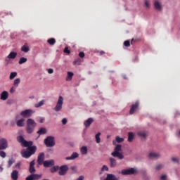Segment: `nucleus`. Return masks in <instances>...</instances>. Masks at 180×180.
<instances>
[{
  "label": "nucleus",
  "mask_w": 180,
  "mask_h": 180,
  "mask_svg": "<svg viewBox=\"0 0 180 180\" xmlns=\"http://www.w3.org/2000/svg\"><path fill=\"white\" fill-rule=\"evenodd\" d=\"M143 180H150L149 176H148L146 172H143Z\"/></svg>",
  "instance_id": "a19ab883"
},
{
  "label": "nucleus",
  "mask_w": 180,
  "mask_h": 180,
  "mask_svg": "<svg viewBox=\"0 0 180 180\" xmlns=\"http://www.w3.org/2000/svg\"><path fill=\"white\" fill-rule=\"evenodd\" d=\"M16 124L18 127H23L25 126V119L21 118L16 122Z\"/></svg>",
  "instance_id": "5701e85b"
},
{
  "label": "nucleus",
  "mask_w": 180,
  "mask_h": 180,
  "mask_svg": "<svg viewBox=\"0 0 180 180\" xmlns=\"http://www.w3.org/2000/svg\"><path fill=\"white\" fill-rule=\"evenodd\" d=\"M136 173H137V170L136 171Z\"/></svg>",
  "instance_id": "338daca9"
},
{
  "label": "nucleus",
  "mask_w": 180,
  "mask_h": 180,
  "mask_svg": "<svg viewBox=\"0 0 180 180\" xmlns=\"http://www.w3.org/2000/svg\"><path fill=\"white\" fill-rule=\"evenodd\" d=\"M44 143L46 147H54L56 146V141L55 138L53 136H47L44 141Z\"/></svg>",
  "instance_id": "39448f33"
},
{
  "label": "nucleus",
  "mask_w": 180,
  "mask_h": 180,
  "mask_svg": "<svg viewBox=\"0 0 180 180\" xmlns=\"http://www.w3.org/2000/svg\"><path fill=\"white\" fill-rule=\"evenodd\" d=\"M9 98V93L6 91H4L1 94H0V99L1 101H6Z\"/></svg>",
  "instance_id": "4468645a"
},
{
  "label": "nucleus",
  "mask_w": 180,
  "mask_h": 180,
  "mask_svg": "<svg viewBox=\"0 0 180 180\" xmlns=\"http://www.w3.org/2000/svg\"><path fill=\"white\" fill-rule=\"evenodd\" d=\"M17 140L23 147H28L27 150L22 149L21 151V155L23 158H30V157L36 153V146H33L32 141H27L25 140V138L22 136H18Z\"/></svg>",
  "instance_id": "f257e3e1"
},
{
  "label": "nucleus",
  "mask_w": 180,
  "mask_h": 180,
  "mask_svg": "<svg viewBox=\"0 0 180 180\" xmlns=\"http://www.w3.org/2000/svg\"><path fill=\"white\" fill-rule=\"evenodd\" d=\"M79 57H80V58H84V57H85V53L84 52H80L79 53Z\"/></svg>",
  "instance_id": "de8ad7c7"
},
{
  "label": "nucleus",
  "mask_w": 180,
  "mask_h": 180,
  "mask_svg": "<svg viewBox=\"0 0 180 180\" xmlns=\"http://www.w3.org/2000/svg\"><path fill=\"white\" fill-rule=\"evenodd\" d=\"M26 131L28 134H32L34 131V128L37 126V124L33 119L29 118L27 120Z\"/></svg>",
  "instance_id": "f03ea898"
},
{
  "label": "nucleus",
  "mask_w": 180,
  "mask_h": 180,
  "mask_svg": "<svg viewBox=\"0 0 180 180\" xmlns=\"http://www.w3.org/2000/svg\"><path fill=\"white\" fill-rule=\"evenodd\" d=\"M47 41L51 46H54V44H56V39L54 38H51L48 39Z\"/></svg>",
  "instance_id": "473e14b6"
},
{
  "label": "nucleus",
  "mask_w": 180,
  "mask_h": 180,
  "mask_svg": "<svg viewBox=\"0 0 180 180\" xmlns=\"http://www.w3.org/2000/svg\"><path fill=\"white\" fill-rule=\"evenodd\" d=\"M44 120V119H41V120H40V122L41 123H43V121Z\"/></svg>",
  "instance_id": "13d9d810"
},
{
  "label": "nucleus",
  "mask_w": 180,
  "mask_h": 180,
  "mask_svg": "<svg viewBox=\"0 0 180 180\" xmlns=\"http://www.w3.org/2000/svg\"><path fill=\"white\" fill-rule=\"evenodd\" d=\"M124 47H130V41L127 40L124 41Z\"/></svg>",
  "instance_id": "ea45409f"
},
{
  "label": "nucleus",
  "mask_w": 180,
  "mask_h": 180,
  "mask_svg": "<svg viewBox=\"0 0 180 180\" xmlns=\"http://www.w3.org/2000/svg\"><path fill=\"white\" fill-rule=\"evenodd\" d=\"M128 136V141H133V139H134V134L133 132H129Z\"/></svg>",
  "instance_id": "c756f323"
},
{
  "label": "nucleus",
  "mask_w": 180,
  "mask_h": 180,
  "mask_svg": "<svg viewBox=\"0 0 180 180\" xmlns=\"http://www.w3.org/2000/svg\"><path fill=\"white\" fill-rule=\"evenodd\" d=\"M40 178H41V174H32L27 176L25 180L40 179Z\"/></svg>",
  "instance_id": "9b49d317"
},
{
  "label": "nucleus",
  "mask_w": 180,
  "mask_h": 180,
  "mask_svg": "<svg viewBox=\"0 0 180 180\" xmlns=\"http://www.w3.org/2000/svg\"><path fill=\"white\" fill-rule=\"evenodd\" d=\"M59 175H65L67 174V171H68V165H62L59 167Z\"/></svg>",
  "instance_id": "1a4fd4ad"
},
{
  "label": "nucleus",
  "mask_w": 180,
  "mask_h": 180,
  "mask_svg": "<svg viewBox=\"0 0 180 180\" xmlns=\"http://www.w3.org/2000/svg\"><path fill=\"white\" fill-rule=\"evenodd\" d=\"M68 122V120H67V118H63V119H62V120H61V123H62V124H63V125L67 124Z\"/></svg>",
  "instance_id": "c03bdc74"
},
{
  "label": "nucleus",
  "mask_w": 180,
  "mask_h": 180,
  "mask_svg": "<svg viewBox=\"0 0 180 180\" xmlns=\"http://www.w3.org/2000/svg\"><path fill=\"white\" fill-rule=\"evenodd\" d=\"M107 137H108V139H109V137H110V136H108Z\"/></svg>",
  "instance_id": "052dcab7"
},
{
  "label": "nucleus",
  "mask_w": 180,
  "mask_h": 180,
  "mask_svg": "<svg viewBox=\"0 0 180 180\" xmlns=\"http://www.w3.org/2000/svg\"><path fill=\"white\" fill-rule=\"evenodd\" d=\"M19 172L17 170H13L11 173V178L13 180H18Z\"/></svg>",
  "instance_id": "393cba45"
},
{
  "label": "nucleus",
  "mask_w": 180,
  "mask_h": 180,
  "mask_svg": "<svg viewBox=\"0 0 180 180\" xmlns=\"http://www.w3.org/2000/svg\"><path fill=\"white\" fill-rule=\"evenodd\" d=\"M136 112V104H133L131 107V109L129 110L130 115H133Z\"/></svg>",
  "instance_id": "f704fd0d"
},
{
  "label": "nucleus",
  "mask_w": 180,
  "mask_h": 180,
  "mask_svg": "<svg viewBox=\"0 0 180 180\" xmlns=\"http://www.w3.org/2000/svg\"><path fill=\"white\" fill-rule=\"evenodd\" d=\"M44 105V100H42L34 105V108H40Z\"/></svg>",
  "instance_id": "2f4dec72"
},
{
  "label": "nucleus",
  "mask_w": 180,
  "mask_h": 180,
  "mask_svg": "<svg viewBox=\"0 0 180 180\" xmlns=\"http://www.w3.org/2000/svg\"><path fill=\"white\" fill-rule=\"evenodd\" d=\"M47 71L48 74H53V72H54V70H53L52 68L48 69Z\"/></svg>",
  "instance_id": "8fccbe9b"
},
{
  "label": "nucleus",
  "mask_w": 180,
  "mask_h": 180,
  "mask_svg": "<svg viewBox=\"0 0 180 180\" xmlns=\"http://www.w3.org/2000/svg\"><path fill=\"white\" fill-rule=\"evenodd\" d=\"M164 167V165L162 164H159L156 167V170L160 171L161 169Z\"/></svg>",
  "instance_id": "79ce46f5"
},
{
  "label": "nucleus",
  "mask_w": 180,
  "mask_h": 180,
  "mask_svg": "<svg viewBox=\"0 0 180 180\" xmlns=\"http://www.w3.org/2000/svg\"><path fill=\"white\" fill-rule=\"evenodd\" d=\"M116 165H117V162L116 161V160L113 158H110V167L111 168H115Z\"/></svg>",
  "instance_id": "aec40b11"
},
{
  "label": "nucleus",
  "mask_w": 180,
  "mask_h": 180,
  "mask_svg": "<svg viewBox=\"0 0 180 180\" xmlns=\"http://www.w3.org/2000/svg\"><path fill=\"white\" fill-rule=\"evenodd\" d=\"M145 6H146L148 8H150V1L149 0H145Z\"/></svg>",
  "instance_id": "a18cd8bd"
},
{
  "label": "nucleus",
  "mask_w": 180,
  "mask_h": 180,
  "mask_svg": "<svg viewBox=\"0 0 180 180\" xmlns=\"http://www.w3.org/2000/svg\"><path fill=\"white\" fill-rule=\"evenodd\" d=\"M18 56V53L15 51H11L9 53V54L5 58V63H6L7 65L12 64V60H15L16 57Z\"/></svg>",
  "instance_id": "423d86ee"
},
{
  "label": "nucleus",
  "mask_w": 180,
  "mask_h": 180,
  "mask_svg": "<svg viewBox=\"0 0 180 180\" xmlns=\"http://www.w3.org/2000/svg\"><path fill=\"white\" fill-rule=\"evenodd\" d=\"M39 137H40V135H39V136L37 139H39Z\"/></svg>",
  "instance_id": "680f3d73"
},
{
  "label": "nucleus",
  "mask_w": 180,
  "mask_h": 180,
  "mask_svg": "<svg viewBox=\"0 0 180 180\" xmlns=\"http://www.w3.org/2000/svg\"><path fill=\"white\" fill-rule=\"evenodd\" d=\"M120 151H122V145H116L114 148V152L111 153V155H112V157H117L120 160H123L124 156L123 154L120 153Z\"/></svg>",
  "instance_id": "7ed1b4c3"
},
{
  "label": "nucleus",
  "mask_w": 180,
  "mask_h": 180,
  "mask_svg": "<svg viewBox=\"0 0 180 180\" xmlns=\"http://www.w3.org/2000/svg\"><path fill=\"white\" fill-rule=\"evenodd\" d=\"M2 171H4V168L0 166V172H2Z\"/></svg>",
  "instance_id": "6e6d98bb"
},
{
  "label": "nucleus",
  "mask_w": 180,
  "mask_h": 180,
  "mask_svg": "<svg viewBox=\"0 0 180 180\" xmlns=\"http://www.w3.org/2000/svg\"><path fill=\"white\" fill-rule=\"evenodd\" d=\"M54 165V160H50L44 162V167H53Z\"/></svg>",
  "instance_id": "6ab92c4d"
},
{
  "label": "nucleus",
  "mask_w": 180,
  "mask_h": 180,
  "mask_svg": "<svg viewBox=\"0 0 180 180\" xmlns=\"http://www.w3.org/2000/svg\"><path fill=\"white\" fill-rule=\"evenodd\" d=\"M81 63H82L81 59L77 58V60L73 61V65H75L76 64H77V65H81Z\"/></svg>",
  "instance_id": "4c0bfd02"
},
{
  "label": "nucleus",
  "mask_w": 180,
  "mask_h": 180,
  "mask_svg": "<svg viewBox=\"0 0 180 180\" xmlns=\"http://www.w3.org/2000/svg\"><path fill=\"white\" fill-rule=\"evenodd\" d=\"M103 53H104L103 51L100 52V54H103Z\"/></svg>",
  "instance_id": "bf43d9fd"
},
{
  "label": "nucleus",
  "mask_w": 180,
  "mask_h": 180,
  "mask_svg": "<svg viewBox=\"0 0 180 180\" xmlns=\"http://www.w3.org/2000/svg\"><path fill=\"white\" fill-rule=\"evenodd\" d=\"M123 141H124V139L116 136L115 141H112V144L116 146L117 143H123Z\"/></svg>",
  "instance_id": "a878e982"
},
{
  "label": "nucleus",
  "mask_w": 180,
  "mask_h": 180,
  "mask_svg": "<svg viewBox=\"0 0 180 180\" xmlns=\"http://www.w3.org/2000/svg\"><path fill=\"white\" fill-rule=\"evenodd\" d=\"M35 113L34 110L27 109L20 112V115L22 117H31Z\"/></svg>",
  "instance_id": "0eeeda50"
},
{
  "label": "nucleus",
  "mask_w": 180,
  "mask_h": 180,
  "mask_svg": "<svg viewBox=\"0 0 180 180\" xmlns=\"http://www.w3.org/2000/svg\"><path fill=\"white\" fill-rule=\"evenodd\" d=\"M8 147V141L6 139H0V150H5Z\"/></svg>",
  "instance_id": "9d476101"
},
{
  "label": "nucleus",
  "mask_w": 180,
  "mask_h": 180,
  "mask_svg": "<svg viewBox=\"0 0 180 180\" xmlns=\"http://www.w3.org/2000/svg\"><path fill=\"white\" fill-rule=\"evenodd\" d=\"M64 53H67V54H70V51L68 50V48H65L64 49Z\"/></svg>",
  "instance_id": "3c124183"
},
{
  "label": "nucleus",
  "mask_w": 180,
  "mask_h": 180,
  "mask_svg": "<svg viewBox=\"0 0 180 180\" xmlns=\"http://www.w3.org/2000/svg\"><path fill=\"white\" fill-rule=\"evenodd\" d=\"M92 123H94V119L89 118L86 121H84V124L85 127H89L91 124H92Z\"/></svg>",
  "instance_id": "412c9836"
},
{
  "label": "nucleus",
  "mask_w": 180,
  "mask_h": 180,
  "mask_svg": "<svg viewBox=\"0 0 180 180\" xmlns=\"http://www.w3.org/2000/svg\"><path fill=\"white\" fill-rule=\"evenodd\" d=\"M21 51H23V53H29V51H30V49L29 48V45H27V44H25L21 47Z\"/></svg>",
  "instance_id": "b1692460"
},
{
  "label": "nucleus",
  "mask_w": 180,
  "mask_h": 180,
  "mask_svg": "<svg viewBox=\"0 0 180 180\" xmlns=\"http://www.w3.org/2000/svg\"><path fill=\"white\" fill-rule=\"evenodd\" d=\"M31 98H33L34 97L32 96V97H30Z\"/></svg>",
  "instance_id": "0e129e2a"
},
{
  "label": "nucleus",
  "mask_w": 180,
  "mask_h": 180,
  "mask_svg": "<svg viewBox=\"0 0 180 180\" xmlns=\"http://www.w3.org/2000/svg\"><path fill=\"white\" fill-rule=\"evenodd\" d=\"M44 161V153H40L38 155L37 162L39 165H41Z\"/></svg>",
  "instance_id": "a211bd4d"
},
{
  "label": "nucleus",
  "mask_w": 180,
  "mask_h": 180,
  "mask_svg": "<svg viewBox=\"0 0 180 180\" xmlns=\"http://www.w3.org/2000/svg\"><path fill=\"white\" fill-rule=\"evenodd\" d=\"M122 77H123V78L124 79H126V75H122Z\"/></svg>",
  "instance_id": "4d7b16f0"
},
{
  "label": "nucleus",
  "mask_w": 180,
  "mask_h": 180,
  "mask_svg": "<svg viewBox=\"0 0 180 180\" xmlns=\"http://www.w3.org/2000/svg\"><path fill=\"white\" fill-rule=\"evenodd\" d=\"M25 63H27V58L25 57H21L18 60V64L22 65V64H25Z\"/></svg>",
  "instance_id": "c85d7f7f"
},
{
  "label": "nucleus",
  "mask_w": 180,
  "mask_h": 180,
  "mask_svg": "<svg viewBox=\"0 0 180 180\" xmlns=\"http://www.w3.org/2000/svg\"><path fill=\"white\" fill-rule=\"evenodd\" d=\"M15 87H13V86H12V87L11 88V89H10L11 94H13V92H15Z\"/></svg>",
  "instance_id": "603ef678"
},
{
  "label": "nucleus",
  "mask_w": 180,
  "mask_h": 180,
  "mask_svg": "<svg viewBox=\"0 0 180 180\" xmlns=\"http://www.w3.org/2000/svg\"><path fill=\"white\" fill-rule=\"evenodd\" d=\"M0 157H1V158H5V157H6V153L4 151H0Z\"/></svg>",
  "instance_id": "37998d69"
},
{
  "label": "nucleus",
  "mask_w": 180,
  "mask_h": 180,
  "mask_svg": "<svg viewBox=\"0 0 180 180\" xmlns=\"http://www.w3.org/2000/svg\"><path fill=\"white\" fill-rule=\"evenodd\" d=\"M95 137L97 144H99V143H101V133L98 132L97 134H96Z\"/></svg>",
  "instance_id": "72a5a7b5"
},
{
  "label": "nucleus",
  "mask_w": 180,
  "mask_h": 180,
  "mask_svg": "<svg viewBox=\"0 0 180 180\" xmlns=\"http://www.w3.org/2000/svg\"><path fill=\"white\" fill-rule=\"evenodd\" d=\"M179 136H180V131H179Z\"/></svg>",
  "instance_id": "e2e57ef3"
},
{
  "label": "nucleus",
  "mask_w": 180,
  "mask_h": 180,
  "mask_svg": "<svg viewBox=\"0 0 180 180\" xmlns=\"http://www.w3.org/2000/svg\"><path fill=\"white\" fill-rule=\"evenodd\" d=\"M14 160L13 159H10L8 160V167H11L12 165V164H13Z\"/></svg>",
  "instance_id": "09e8293b"
},
{
  "label": "nucleus",
  "mask_w": 180,
  "mask_h": 180,
  "mask_svg": "<svg viewBox=\"0 0 180 180\" xmlns=\"http://www.w3.org/2000/svg\"><path fill=\"white\" fill-rule=\"evenodd\" d=\"M29 171L30 174H34V172H36V169H34V160L30 162Z\"/></svg>",
  "instance_id": "dca6fc26"
},
{
  "label": "nucleus",
  "mask_w": 180,
  "mask_h": 180,
  "mask_svg": "<svg viewBox=\"0 0 180 180\" xmlns=\"http://www.w3.org/2000/svg\"><path fill=\"white\" fill-rule=\"evenodd\" d=\"M19 84H20V78H17L14 79L13 85L15 87L19 86Z\"/></svg>",
  "instance_id": "7c9ffc66"
},
{
  "label": "nucleus",
  "mask_w": 180,
  "mask_h": 180,
  "mask_svg": "<svg viewBox=\"0 0 180 180\" xmlns=\"http://www.w3.org/2000/svg\"><path fill=\"white\" fill-rule=\"evenodd\" d=\"M74 168H75V167H72V169H74Z\"/></svg>",
  "instance_id": "69168bd1"
},
{
  "label": "nucleus",
  "mask_w": 180,
  "mask_h": 180,
  "mask_svg": "<svg viewBox=\"0 0 180 180\" xmlns=\"http://www.w3.org/2000/svg\"><path fill=\"white\" fill-rule=\"evenodd\" d=\"M63 105H64V97L59 96L56 102V105L54 107L55 112H61L63 110Z\"/></svg>",
  "instance_id": "20e7f679"
},
{
  "label": "nucleus",
  "mask_w": 180,
  "mask_h": 180,
  "mask_svg": "<svg viewBox=\"0 0 180 180\" xmlns=\"http://www.w3.org/2000/svg\"><path fill=\"white\" fill-rule=\"evenodd\" d=\"M18 76V72H13L10 74V77H9V79H13V78H15V77Z\"/></svg>",
  "instance_id": "c9c22d12"
},
{
  "label": "nucleus",
  "mask_w": 180,
  "mask_h": 180,
  "mask_svg": "<svg viewBox=\"0 0 180 180\" xmlns=\"http://www.w3.org/2000/svg\"><path fill=\"white\" fill-rule=\"evenodd\" d=\"M78 157H79V154H78L77 152H74L70 157H66L65 160H67V161L73 160H76V158H78Z\"/></svg>",
  "instance_id": "ddd939ff"
},
{
  "label": "nucleus",
  "mask_w": 180,
  "mask_h": 180,
  "mask_svg": "<svg viewBox=\"0 0 180 180\" xmlns=\"http://www.w3.org/2000/svg\"><path fill=\"white\" fill-rule=\"evenodd\" d=\"M104 171H109V167H108V166L106 165H103L101 168L100 174H102V172H103Z\"/></svg>",
  "instance_id": "58836bf2"
},
{
  "label": "nucleus",
  "mask_w": 180,
  "mask_h": 180,
  "mask_svg": "<svg viewBox=\"0 0 180 180\" xmlns=\"http://www.w3.org/2000/svg\"><path fill=\"white\" fill-rule=\"evenodd\" d=\"M66 77V81H72V77H74V73L72 72H68Z\"/></svg>",
  "instance_id": "cd10ccee"
},
{
  "label": "nucleus",
  "mask_w": 180,
  "mask_h": 180,
  "mask_svg": "<svg viewBox=\"0 0 180 180\" xmlns=\"http://www.w3.org/2000/svg\"><path fill=\"white\" fill-rule=\"evenodd\" d=\"M138 136L142 139L146 140L147 139V136H148V134L146 131H139L138 133Z\"/></svg>",
  "instance_id": "f3484780"
},
{
  "label": "nucleus",
  "mask_w": 180,
  "mask_h": 180,
  "mask_svg": "<svg viewBox=\"0 0 180 180\" xmlns=\"http://www.w3.org/2000/svg\"><path fill=\"white\" fill-rule=\"evenodd\" d=\"M58 169H59L58 166H54L53 167L50 169V171H51V172L54 173V172H57V171H58Z\"/></svg>",
  "instance_id": "e433bc0d"
},
{
  "label": "nucleus",
  "mask_w": 180,
  "mask_h": 180,
  "mask_svg": "<svg viewBox=\"0 0 180 180\" xmlns=\"http://www.w3.org/2000/svg\"><path fill=\"white\" fill-rule=\"evenodd\" d=\"M172 162H175V163H179V158H172Z\"/></svg>",
  "instance_id": "49530a36"
},
{
  "label": "nucleus",
  "mask_w": 180,
  "mask_h": 180,
  "mask_svg": "<svg viewBox=\"0 0 180 180\" xmlns=\"http://www.w3.org/2000/svg\"><path fill=\"white\" fill-rule=\"evenodd\" d=\"M160 156L161 155H160V153L155 152H150L148 155V158L152 160L158 159Z\"/></svg>",
  "instance_id": "f8f14e48"
},
{
  "label": "nucleus",
  "mask_w": 180,
  "mask_h": 180,
  "mask_svg": "<svg viewBox=\"0 0 180 180\" xmlns=\"http://www.w3.org/2000/svg\"><path fill=\"white\" fill-rule=\"evenodd\" d=\"M135 173H136V169L134 168L124 169L120 172L121 175H123V176L133 175V174H135Z\"/></svg>",
  "instance_id": "6e6552de"
},
{
  "label": "nucleus",
  "mask_w": 180,
  "mask_h": 180,
  "mask_svg": "<svg viewBox=\"0 0 180 180\" xmlns=\"http://www.w3.org/2000/svg\"><path fill=\"white\" fill-rule=\"evenodd\" d=\"M161 180H166L167 179V176L165 174L164 175H162L161 177H160Z\"/></svg>",
  "instance_id": "864d4df0"
},
{
  "label": "nucleus",
  "mask_w": 180,
  "mask_h": 180,
  "mask_svg": "<svg viewBox=\"0 0 180 180\" xmlns=\"http://www.w3.org/2000/svg\"><path fill=\"white\" fill-rule=\"evenodd\" d=\"M37 133L39 136H41L42 134H47V129H46L45 127H41V128L39 129V130L37 131Z\"/></svg>",
  "instance_id": "4be33fe9"
},
{
  "label": "nucleus",
  "mask_w": 180,
  "mask_h": 180,
  "mask_svg": "<svg viewBox=\"0 0 180 180\" xmlns=\"http://www.w3.org/2000/svg\"><path fill=\"white\" fill-rule=\"evenodd\" d=\"M80 153H81L82 155H86V154H88V147L82 146L80 148Z\"/></svg>",
  "instance_id": "bb28decb"
},
{
  "label": "nucleus",
  "mask_w": 180,
  "mask_h": 180,
  "mask_svg": "<svg viewBox=\"0 0 180 180\" xmlns=\"http://www.w3.org/2000/svg\"><path fill=\"white\" fill-rule=\"evenodd\" d=\"M138 108H139V103L136 101V109L137 110Z\"/></svg>",
  "instance_id": "5fc2aeb1"
},
{
  "label": "nucleus",
  "mask_w": 180,
  "mask_h": 180,
  "mask_svg": "<svg viewBox=\"0 0 180 180\" xmlns=\"http://www.w3.org/2000/svg\"><path fill=\"white\" fill-rule=\"evenodd\" d=\"M154 7L157 11H162V5H161V2L158 0L155 1Z\"/></svg>",
  "instance_id": "2eb2a0df"
}]
</instances>
